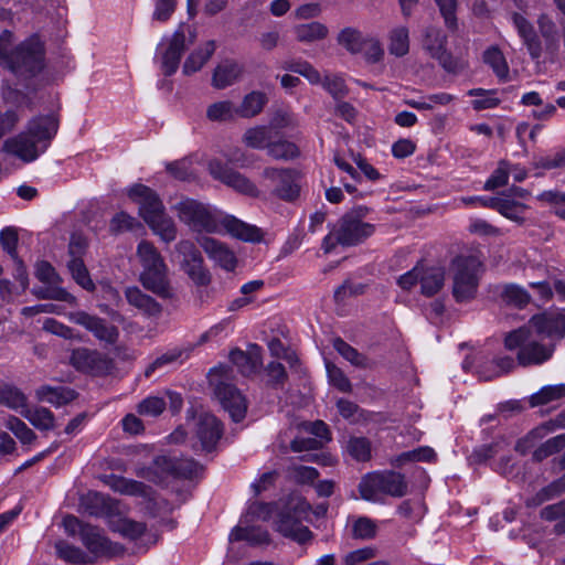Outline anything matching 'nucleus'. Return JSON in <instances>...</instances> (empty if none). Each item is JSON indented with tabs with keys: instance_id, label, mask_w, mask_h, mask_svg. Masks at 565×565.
Returning <instances> with one entry per match:
<instances>
[{
	"instance_id": "13d9d810",
	"label": "nucleus",
	"mask_w": 565,
	"mask_h": 565,
	"mask_svg": "<svg viewBox=\"0 0 565 565\" xmlns=\"http://www.w3.org/2000/svg\"><path fill=\"white\" fill-rule=\"evenodd\" d=\"M32 294L39 299H51L65 301L71 305L76 302V298L67 290L58 286L39 287L32 290Z\"/></svg>"
},
{
	"instance_id": "5fc2aeb1",
	"label": "nucleus",
	"mask_w": 565,
	"mask_h": 565,
	"mask_svg": "<svg viewBox=\"0 0 565 565\" xmlns=\"http://www.w3.org/2000/svg\"><path fill=\"white\" fill-rule=\"evenodd\" d=\"M565 448V433L547 439L533 452L534 461H543L547 457Z\"/></svg>"
},
{
	"instance_id": "79ce46f5",
	"label": "nucleus",
	"mask_w": 565,
	"mask_h": 565,
	"mask_svg": "<svg viewBox=\"0 0 565 565\" xmlns=\"http://www.w3.org/2000/svg\"><path fill=\"white\" fill-rule=\"evenodd\" d=\"M299 153L300 151L297 145L284 138L277 140L273 138L267 149V154L274 160H292L297 158Z\"/></svg>"
},
{
	"instance_id": "20e7f679",
	"label": "nucleus",
	"mask_w": 565,
	"mask_h": 565,
	"mask_svg": "<svg viewBox=\"0 0 565 565\" xmlns=\"http://www.w3.org/2000/svg\"><path fill=\"white\" fill-rule=\"evenodd\" d=\"M137 256L142 266L139 276L141 285L160 298H172L173 290L167 275L168 268L154 245L148 241H141L137 246Z\"/></svg>"
},
{
	"instance_id": "09e8293b",
	"label": "nucleus",
	"mask_w": 565,
	"mask_h": 565,
	"mask_svg": "<svg viewBox=\"0 0 565 565\" xmlns=\"http://www.w3.org/2000/svg\"><path fill=\"white\" fill-rule=\"evenodd\" d=\"M338 43L353 54L361 52L367 44L361 32L353 28L343 29L338 35Z\"/></svg>"
},
{
	"instance_id": "72a5a7b5",
	"label": "nucleus",
	"mask_w": 565,
	"mask_h": 565,
	"mask_svg": "<svg viewBox=\"0 0 565 565\" xmlns=\"http://www.w3.org/2000/svg\"><path fill=\"white\" fill-rule=\"evenodd\" d=\"M529 206L519 201L511 195L501 194L500 204L498 206V213H500L505 218L522 225L525 222V213L527 212Z\"/></svg>"
},
{
	"instance_id": "f257e3e1",
	"label": "nucleus",
	"mask_w": 565,
	"mask_h": 565,
	"mask_svg": "<svg viewBox=\"0 0 565 565\" xmlns=\"http://www.w3.org/2000/svg\"><path fill=\"white\" fill-rule=\"evenodd\" d=\"M0 65L19 76L32 77L45 66V45L38 34L15 44L10 30L0 33Z\"/></svg>"
},
{
	"instance_id": "ddd939ff",
	"label": "nucleus",
	"mask_w": 565,
	"mask_h": 565,
	"mask_svg": "<svg viewBox=\"0 0 565 565\" xmlns=\"http://www.w3.org/2000/svg\"><path fill=\"white\" fill-rule=\"evenodd\" d=\"M425 47L430 56L436 58L449 73H459L466 67V63L462 60L454 57L446 50V36L440 30L434 28L427 30Z\"/></svg>"
},
{
	"instance_id": "6e6552de",
	"label": "nucleus",
	"mask_w": 565,
	"mask_h": 565,
	"mask_svg": "<svg viewBox=\"0 0 565 565\" xmlns=\"http://www.w3.org/2000/svg\"><path fill=\"white\" fill-rule=\"evenodd\" d=\"M228 372L227 366L221 365L213 367L210 371L209 377L221 405L230 414L231 418L238 423L246 415L247 402L244 395L232 383L227 382Z\"/></svg>"
},
{
	"instance_id": "e433bc0d",
	"label": "nucleus",
	"mask_w": 565,
	"mask_h": 565,
	"mask_svg": "<svg viewBox=\"0 0 565 565\" xmlns=\"http://www.w3.org/2000/svg\"><path fill=\"white\" fill-rule=\"evenodd\" d=\"M231 541H246L250 545H264L269 543V534L262 527L235 526L231 534Z\"/></svg>"
},
{
	"instance_id": "412c9836",
	"label": "nucleus",
	"mask_w": 565,
	"mask_h": 565,
	"mask_svg": "<svg viewBox=\"0 0 565 565\" xmlns=\"http://www.w3.org/2000/svg\"><path fill=\"white\" fill-rule=\"evenodd\" d=\"M102 481L113 491L124 495L147 498L150 495L151 491L150 487L140 481L127 479L125 477L113 473L103 476Z\"/></svg>"
},
{
	"instance_id": "c85d7f7f",
	"label": "nucleus",
	"mask_w": 565,
	"mask_h": 565,
	"mask_svg": "<svg viewBox=\"0 0 565 565\" xmlns=\"http://www.w3.org/2000/svg\"><path fill=\"white\" fill-rule=\"evenodd\" d=\"M81 540L85 547L96 556H104L110 552V542L102 534L97 526L88 524L82 531Z\"/></svg>"
},
{
	"instance_id": "4d7b16f0",
	"label": "nucleus",
	"mask_w": 565,
	"mask_h": 565,
	"mask_svg": "<svg viewBox=\"0 0 565 565\" xmlns=\"http://www.w3.org/2000/svg\"><path fill=\"white\" fill-rule=\"evenodd\" d=\"M6 427L24 445H30L36 440L35 433L26 426L24 422L15 416H9L6 420Z\"/></svg>"
},
{
	"instance_id": "a19ab883",
	"label": "nucleus",
	"mask_w": 565,
	"mask_h": 565,
	"mask_svg": "<svg viewBox=\"0 0 565 565\" xmlns=\"http://www.w3.org/2000/svg\"><path fill=\"white\" fill-rule=\"evenodd\" d=\"M21 415L28 419L39 430H51L55 427V418L53 413L45 407H24Z\"/></svg>"
},
{
	"instance_id": "2f4dec72",
	"label": "nucleus",
	"mask_w": 565,
	"mask_h": 565,
	"mask_svg": "<svg viewBox=\"0 0 565 565\" xmlns=\"http://www.w3.org/2000/svg\"><path fill=\"white\" fill-rule=\"evenodd\" d=\"M216 45L215 42L210 40L206 41L202 46L194 50L185 60L183 64V73L185 75H191L198 71H200L203 65L211 58L213 53L215 52Z\"/></svg>"
},
{
	"instance_id": "6e6d98bb",
	"label": "nucleus",
	"mask_w": 565,
	"mask_h": 565,
	"mask_svg": "<svg viewBox=\"0 0 565 565\" xmlns=\"http://www.w3.org/2000/svg\"><path fill=\"white\" fill-rule=\"evenodd\" d=\"M182 270L189 276L193 284L198 287H206L212 281V275L204 265V259H200L194 264H188Z\"/></svg>"
},
{
	"instance_id": "e2e57ef3",
	"label": "nucleus",
	"mask_w": 565,
	"mask_h": 565,
	"mask_svg": "<svg viewBox=\"0 0 565 565\" xmlns=\"http://www.w3.org/2000/svg\"><path fill=\"white\" fill-rule=\"evenodd\" d=\"M290 479L298 484H313L319 471L313 467L292 465L288 468Z\"/></svg>"
},
{
	"instance_id": "f3484780",
	"label": "nucleus",
	"mask_w": 565,
	"mask_h": 565,
	"mask_svg": "<svg viewBox=\"0 0 565 565\" xmlns=\"http://www.w3.org/2000/svg\"><path fill=\"white\" fill-rule=\"evenodd\" d=\"M198 244L210 259L227 271L235 269L237 259L234 253L222 242L210 237L199 236Z\"/></svg>"
},
{
	"instance_id": "4468645a",
	"label": "nucleus",
	"mask_w": 565,
	"mask_h": 565,
	"mask_svg": "<svg viewBox=\"0 0 565 565\" xmlns=\"http://www.w3.org/2000/svg\"><path fill=\"white\" fill-rule=\"evenodd\" d=\"M70 318L74 323L89 331L100 342L114 344L119 338L118 328L98 316H93L85 311H76L71 313Z\"/></svg>"
},
{
	"instance_id": "774afa93",
	"label": "nucleus",
	"mask_w": 565,
	"mask_h": 565,
	"mask_svg": "<svg viewBox=\"0 0 565 565\" xmlns=\"http://www.w3.org/2000/svg\"><path fill=\"white\" fill-rule=\"evenodd\" d=\"M533 167L535 169L544 170L565 168V148L558 149L555 152L535 159Z\"/></svg>"
},
{
	"instance_id": "9b49d317",
	"label": "nucleus",
	"mask_w": 565,
	"mask_h": 565,
	"mask_svg": "<svg viewBox=\"0 0 565 565\" xmlns=\"http://www.w3.org/2000/svg\"><path fill=\"white\" fill-rule=\"evenodd\" d=\"M70 364L78 372L93 375H108L115 364L107 354L88 348L74 349L70 356Z\"/></svg>"
},
{
	"instance_id": "b1692460",
	"label": "nucleus",
	"mask_w": 565,
	"mask_h": 565,
	"mask_svg": "<svg viewBox=\"0 0 565 565\" xmlns=\"http://www.w3.org/2000/svg\"><path fill=\"white\" fill-rule=\"evenodd\" d=\"M221 225L231 236L237 239L250 243H258L263 239L260 228L255 225L247 224L235 216L227 215L223 217Z\"/></svg>"
},
{
	"instance_id": "423d86ee",
	"label": "nucleus",
	"mask_w": 565,
	"mask_h": 565,
	"mask_svg": "<svg viewBox=\"0 0 565 565\" xmlns=\"http://www.w3.org/2000/svg\"><path fill=\"white\" fill-rule=\"evenodd\" d=\"M407 491L405 477L394 470L366 473L359 483L361 498L371 502H380L382 495L402 498Z\"/></svg>"
},
{
	"instance_id": "052dcab7",
	"label": "nucleus",
	"mask_w": 565,
	"mask_h": 565,
	"mask_svg": "<svg viewBox=\"0 0 565 565\" xmlns=\"http://www.w3.org/2000/svg\"><path fill=\"white\" fill-rule=\"evenodd\" d=\"M492 364H493L494 369L491 372L488 370H483V369H480L478 371V373L482 380H484V381L492 380L493 377L500 376L502 374H505V373L512 371L515 366L514 359L509 355L499 356V358L494 359L492 361Z\"/></svg>"
},
{
	"instance_id": "7ed1b4c3",
	"label": "nucleus",
	"mask_w": 565,
	"mask_h": 565,
	"mask_svg": "<svg viewBox=\"0 0 565 565\" xmlns=\"http://www.w3.org/2000/svg\"><path fill=\"white\" fill-rule=\"evenodd\" d=\"M370 210L360 205L345 213L323 238L322 248L329 254L337 245L354 246L374 233V225L363 222Z\"/></svg>"
},
{
	"instance_id": "c756f323",
	"label": "nucleus",
	"mask_w": 565,
	"mask_h": 565,
	"mask_svg": "<svg viewBox=\"0 0 565 565\" xmlns=\"http://www.w3.org/2000/svg\"><path fill=\"white\" fill-rule=\"evenodd\" d=\"M565 493V473L558 479L553 480L547 486L541 488L532 497L525 500V504L529 508H536L542 505L544 502L554 500Z\"/></svg>"
},
{
	"instance_id": "864d4df0",
	"label": "nucleus",
	"mask_w": 565,
	"mask_h": 565,
	"mask_svg": "<svg viewBox=\"0 0 565 565\" xmlns=\"http://www.w3.org/2000/svg\"><path fill=\"white\" fill-rule=\"evenodd\" d=\"M562 397H565V384L548 385L542 387L537 393L533 394L530 398V404L534 407L547 404Z\"/></svg>"
},
{
	"instance_id": "473e14b6",
	"label": "nucleus",
	"mask_w": 565,
	"mask_h": 565,
	"mask_svg": "<svg viewBox=\"0 0 565 565\" xmlns=\"http://www.w3.org/2000/svg\"><path fill=\"white\" fill-rule=\"evenodd\" d=\"M483 62L493 71L500 82L510 81V68L505 56L498 46H490L483 52Z\"/></svg>"
},
{
	"instance_id": "49530a36",
	"label": "nucleus",
	"mask_w": 565,
	"mask_h": 565,
	"mask_svg": "<svg viewBox=\"0 0 565 565\" xmlns=\"http://www.w3.org/2000/svg\"><path fill=\"white\" fill-rule=\"evenodd\" d=\"M237 116V108L230 100H221L210 105L206 117L211 121H228Z\"/></svg>"
},
{
	"instance_id": "4be33fe9",
	"label": "nucleus",
	"mask_w": 565,
	"mask_h": 565,
	"mask_svg": "<svg viewBox=\"0 0 565 565\" xmlns=\"http://www.w3.org/2000/svg\"><path fill=\"white\" fill-rule=\"evenodd\" d=\"M512 21L530 56L533 60H539L542 56L543 46L533 25L522 14L516 12L512 14Z\"/></svg>"
},
{
	"instance_id": "de8ad7c7",
	"label": "nucleus",
	"mask_w": 565,
	"mask_h": 565,
	"mask_svg": "<svg viewBox=\"0 0 565 565\" xmlns=\"http://www.w3.org/2000/svg\"><path fill=\"white\" fill-rule=\"evenodd\" d=\"M167 408L164 396L150 395L138 403L136 411L140 416L158 417Z\"/></svg>"
},
{
	"instance_id": "9d476101",
	"label": "nucleus",
	"mask_w": 565,
	"mask_h": 565,
	"mask_svg": "<svg viewBox=\"0 0 565 565\" xmlns=\"http://www.w3.org/2000/svg\"><path fill=\"white\" fill-rule=\"evenodd\" d=\"M297 171L290 168L267 167L262 172L263 185L284 201H292L299 195Z\"/></svg>"
},
{
	"instance_id": "aec40b11",
	"label": "nucleus",
	"mask_w": 565,
	"mask_h": 565,
	"mask_svg": "<svg viewBox=\"0 0 565 565\" xmlns=\"http://www.w3.org/2000/svg\"><path fill=\"white\" fill-rule=\"evenodd\" d=\"M230 360L244 376L256 374L263 364L260 348L256 344L250 345L246 352L239 349L231 351Z\"/></svg>"
},
{
	"instance_id": "0e129e2a",
	"label": "nucleus",
	"mask_w": 565,
	"mask_h": 565,
	"mask_svg": "<svg viewBox=\"0 0 565 565\" xmlns=\"http://www.w3.org/2000/svg\"><path fill=\"white\" fill-rule=\"evenodd\" d=\"M175 252L181 257V268H184L185 266H188V264H194L203 258L201 252L196 248L194 243L186 239L180 241L175 245Z\"/></svg>"
},
{
	"instance_id": "1a4fd4ad",
	"label": "nucleus",
	"mask_w": 565,
	"mask_h": 565,
	"mask_svg": "<svg viewBox=\"0 0 565 565\" xmlns=\"http://www.w3.org/2000/svg\"><path fill=\"white\" fill-rule=\"evenodd\" d=\"M172 210L181 222L195 232L218 233L220 224L210 211L200 202L192 199H181Z\"/></svg>"
},
{
	"instance_id": "39448f33",
	"label": "nucleus",
	"mask_w": 565,
	"mask_h": 565,
	"mask_svg": "<svg viewBox=\"0 0 565 565\" xmlns=\"http://www.w3.org/2000/svg\"><path fill=\"white\" fill-rule=\"evenodd\" d=\"M504 347L509 351L518 349V363L524 367L545 363L555 351V344H543L532 339V332L527 327L508 332L504 337Z\"/></svg>"
},
{
	"instance_id": "338daca9",
	"label": "nucleus",
	"mask_w": 565,
	"mask_h": 565,
	"mask_svg": "<svg viewBox=\"0 0 565 565\" xmlns=\"http://www.w3.org/2000/svg\"><path fill=\"white\" fill-rule=\"evenodd\" d=\"M349 454L358 461H367L371 458V443L365 437H352L348 441Z\"/></svg>"
},
{
	"instance_id": "393cba45",
	"label": "nucleus",
	"mask_w": 565,
	"mask_h": 565,
	"mask_svg": "<svg viewBox=\"0 0 565 565\" xmlns=\"http://www.w3.org/2000/svg\"><path fill=\"white\" fill-rule=\"evenodd\" d=\"M154 463L163 470L185 479L198 476L202 470V467L194 459L189 458L173 460L166 456H160L156 458Z\"/></svg>"
},
{
	"instance_id": "69168bd1",
	"label": "nucleus",
	"mask_w": 565,
	"mask_h": 565,
	"mask_svg": "<svg viewBox=\"0 0 565 565\" xmlns=\"http://www.w3.org/2000/svg\"><path fill=\"white\" fill-rule=\"evenodd\" d=\"M55 550L60 558L74 563V564H84L86 563V554L74 545H71L64 541H58L55 543Z\"/></svg>"
},
{
	"instance_id": "dca6fc26",
	"label": "nucleus",
	"mask_w": 565,
	"mask_h": 565,
	"mask_svg": "<svg viewBox=\"0 0 565 565\" xmlns=\"http://www.w3.org/2000/svg\"><path fill=\"white\" fill-rule=\"evenodd\" d=\"M128 194L139 205V214L145 222L166 212L159 195L143 184H135Z\"/></svg>"
},
{
	"instance_id": "bb28decb",
	"label": "nucleus",
	"mask_w": 565,
	"mask_h": 565,
	"mask_svg": "<svg viewBox=\"0 0 565 565\" xmlns=\"http://www.w3.org/2000/svg\"><path fill=\"white\" fill-rule=\"evenodd\" d=\"M243 65L235 61H224L218 64L212 76V85L217 89L233 85L243 74Z\"/></svg>"
},
{
	"instance_id": "a878e982",
	"label": "nucleus",
	"mask_w": 565,
	"mask_h": 565,
	"mask_svg": "<svg viewBox=\"0 0 565 565\" xmlns=\"http://www.w3.org/2000/svg\"><path fill=\"white\" fill-rule=\"evenodd\" d=\"M277 530L286 537L298 543H306L311 540V531L302 525L291 513L281 512L277 521Z\"/></svg>"
},
{
	"instance_id": "f704fd0d",
	"label": "nucleus",
	"mask_w": 565,
	"mask_h": 565,
	"mask_svg": "<svg viewBox=\"0 0 565 565\" xmlns=\"http://www.w3.org/2000/svg\"><path fill=\"white\" fill-rule=\"evenodd\" d=\"M540 33L545 42V50L548 54L554 55L559 49V35L555 22L546 14H542L537 19Z\"/></svg>"
},
{
	"instance_id": "2eb2a0df",
	"label": "nucleus",
	"mask_w": 565,
	"mask_h": 565,
	"mask_svg": "<svg viewBox=\"0 0 565 565\" xmlns=\"http://www.w3.org/2000/svg\"><path fill=\"white\" fill-rule=\"evenodd\" d=\"M193 429L196 438L201 443L202 449L205 451L213 450L223 435L221 422L209 413H201L194 418Z\"/></svg>"
},
{
	"instance_id": "a211bd4d",
	"label": "nucleus",
	"mask_w": 565,
	"mask_h": 565,
	"mask_svg": "<svg viewBox=\"0 0 565 565\" xmlns=\"http://www.w3.org/2000/svg\"><path fill=\"white\" fill-rule=\"evenodd\" d=\"M185 50V33L179 26L169 40V45L161 57V68L164 75L174 74L179 67L181 56Z\"/></svg>"
},
{
	"instance_id": "5701e85b",
	"label": "nucleus",
	"mask_w": 565,
	"mask_h": 565,
	"mask_svg": "<svg viewBox=\"0 0 565 565\" xmlns=\"http://www.w3.org/2000/svg\"><path fill=\"white\" fill-rule=\"evenodd\" d=\"M124 294L127 302L143 316L159 317L161 315V305L151 296L145 294L139 287H127Z\"/></svg>"
},
{
	"instance_id": "3c124183",
	"label": "nucleus",
	"mask_w": 565,
	"mask_h": 565,
	"mask_svg": "<svg viewBox=\"0 0 565 565\" xmlns=\"http://www.w3.org/2000/svg\"><path fill=\"white\" fill-rule=\"evenodd\" d=\"M409 50L408 30L405 26H398L392 30L390 35L388 51L395 56H404Z\"/></svg>"
},
{
	"instance_id": "0eeeda50",
	"label": "nucleus",
	"mask_w": 565,
	"mask_h": 565,
	"mask_svg": "<svg viewBox=\"0 0 565 565\" xmlns=\"http://www.w3.org/2000/svg\"><path fill=\"white\" fill-rule=\"evenodd\" d=\"M452 295L458 302L473 299L482 271L481 260L473 255L458 256L452 260Z\"/></svg>"
},
{
	"instance_id": "8fccbe9b",
	"label": "nucleus",
	"mask_w": 565,
	"mask_h": 565,
	"mask_svg": "<svg viewBox=\"0 0 565 565\" xmlns=\"http://www.w3.org/2000/svg\"><path fill=\"white\" fill-rule=\"evenodd\" d=\"M67 268L73 279L85 290L93 291L95 284L90 279L89 273L82 258L70 259Z\"/></svg>"
},
{
	"instance_id": "f03ea898",
	"label": "nucleus",
	"mask_w": 565,
	"mask_h": 565,
	"mask_svg": "<svg viewBox=\"0 0 565 565\" xmlns=\"http://www.w3.org/2000/svg\"><path fill=\"white\" fill-rule=\"evenodd\" d=\"M57 131V121L52 116L33 118L26 130L9 138L3 143V150L24 162H32L47 149Z\"/></svg>"
},
{
	"instance_id": "58836bf2",
	"label": "nucleus",
	"mask_w": 565,
	"mask_h": 565,
	"mask_svg": "<svg viewBox=\"0 0 565 565\" xmlns=\"http://www.w3.org/2000/svg\"><path fill=\"white\" fill-rule=\"evenodd\" d=\"M152 232L163 242L170 243L175 239L178 230L174 221L166 212L146 222Z\"/></svg>"
},
{
	"instance_id": "f8f14e48",
	"label": "nucleus",
	"mask_w": 565,
	"mask_h": 565,
	"mask_svg": "<svg viewBox=\"0 0 565 565\" xmlns=\"http://www.w3.org/2000/svg\"><path fill=\"white\" fill-rule=\"evenodd\" d=\"M209 171L215 180L221 181L244 195L259 198L262 194V191L250 179L220 161H211L209 163Z\"/></svg>"
},
{
	"instance_id": "bf43d9fd",
	"label": "nucleus",
	"mask_w": 565,
	"mask_h": 565,
	"mask_svg": "<svg viewBox=\"0 0 565 565\" xmlns=\"http://www.w3.org/2000/svg\"><path fill=\"white\" fill-rule=\"evenodd\" d=\"M501 297L505 303L519 308L524 307L530 301L529 292L524 288L514 284L505 285L501 292Z\"/></svg>"
},
{
	"instance_id": "680f3d73",
	"label": "nucleus",
	"mask_w": 565,
	"mask_h": 565,
	"mask_svg": "<svg viewBox=\"0 0 565 565\" xmlns=\"http://www.w3.org/2000/svg\"><path fill=\"white\" fill-rule=\"evenodd\" d=\"M327 375L329 383L339 390L342 393H351L352 392V383L349 377L344 374V372L332 364L331 362L326 363Z\"/></svg>"
},
{
	"instance_id": "a18cd8bd",
	"label": "nucleus",
	"mask_w": 565,
	"mask_h": 565,
	"mask_svg": "<svg viewBox=\"0 0 565 565\" xmlns=\"http://www.w3.org/2000/svg\"><path fill=\"white\" fill-rule=\"evenodd\" d=\"M507 446L503 438L493 441L489 445H481L479 447H476L471 455L469 456L468 460L470 463L473 465H481L487 462L489 459L497 456L503 448Z\"/></svg>"
},
{
	"instance_id": "7c9ffc66",
	"label": "nucleus",
	"mask_w": 565,
	"mask_h": 565,
	"mask_svg": "<svg viewBox=\"0 0 565 565\" xmlns=\"http://www.w3.org/2000/svg\"><path fill=\"white\" fill-rule=\"evenodd\" d=\"M36 397L42 402L60 407L74 401L76 393L68 387L43 385L36 390Z\"/></svg>"
},
{
	"instance_id": "c9c22d12",
	"label": "nucleus",
	"mask_w": 565,
	"mask_h": 565,
	"mask_svg": "<svg viewBox=\"0 0 565 565\" xmlns=\"http://www.w3.org/2000/svg\"><path fill=\"white\" fill-rule=\"evenodd\" d=\"M268 98L265 93L254 90L247 94L237 108V116L242 118H253L262 113Z\"/></svg>"
},
{
	"instance_id": "4c0bfd02",
	"label": "nucleus",
	"mask_w": 565,
	"mask_h": 565,
	"mask_svg": "<svg viewBox=\"0 0 565 565\" xmlns=\"http://www.w3.org/2000/svg\"><path fill=\"white\" fill-rule=\"evenodd\" d=\"M274 138V131H271V128L265 125L262 126H255L252 128H248L243 137V142L253 149H268V145L270 143L271 139Z\"/></svg>"
},
{
	"instance_id": "cd10ccee",
	"label": "nucleus",
	"mask_w": 565,
	"mask_h": 565,
	"mask_svg": "<svg viewBox=\"0 0 565 565\" xmlns=\"http://www.w3.org/2000/svg\"><path fill=\"white\" fill-rule=\"evenodd\" d=\"M420 266V277H419V285H420V292L426 297H431L436 295L441 287L444 286L445 281V271L441 267L431 266V267H425Z\"/></svg>"
},
{
	"instance_id": "6ab92c4d",
	"label": "nucleus",
	"mask_w": 565,
	"mask_h": 565,
	"mask_svg": "<svg viewBox=\"0 0 565 565\" xmlns=\"http://www.w3.org/2000/svg\"><path fill=\"white\" fill-rule=\"evenodd\" d=\"M530 326L539 334L548 338H563L565 334V315L561 312H544L530 319Z\"/></svg>"
},
{
	"instance_id": "37998d69",
	"label": "nucleus",
	"mask_w": 565,
	"mask_h": 565,
	"mask_svg": "<svg viewBox=\"0 0 565 565\" xmlns=\"http://www.w3.org/2000/svg\"><path fill=\"white\" fill-rule=\"evenodd\" d=\"M333 348L335 351L348 362L356 367L365 369L369 366L367 358L360 353L355 348L351 347L341 338H335L333 340Z\"/></svg>"
},
{
	"instance_id": "603ef678",
	"label": "nucleus",
	"mask_w": 565,
	"mask_h": 565,
	"mask_svg": "<svg viewBox=\"0 0 565 565\" xmlns=\"http://www.w3.org/2000/svg\"><path fill=\"white\" fill-rule=\"evenodd\" d=\"M377 525L367 516H359L352 523L351 534L355 540H372L376 536Z\"/></svg>"
},
{
	"instance_id": "c03bdc74",
	"label": "nucleus",
	"mask_w": 565,
	"mask_h": 565,
	"mask_svg": "<svg viewBox=\"0 0 565 565\" xmlns=\"http://www.w3.org/2000/svg\"><path fill=\"white\" fill-rule=\"evenodd\" d=\"M0 405L18 411L26 406V397L19 388L0 383Z\"/></svg>"
},
{
	"instance_id": "ea45409f",
	"label": "nucleus",
	"mask_w": 565,
	"mask_h": 565,
	"mask_svg": "<svg viewBox=\"0 0 565 565\" xmlns=\"http://www.w3.org/2000/svg\"><path fill=\"white\" fill-rule=\"evenodd\" d=\"M296 40L302 43H312L327 38L328 28L318 21L298 24L294 28Z\"/></svg>"
}]
</instances>
